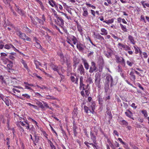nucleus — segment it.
I'll list each match as a JSON object with an SVG mask.
<instances>
[{"mask_svg": "<svg viewBox=\"0 0 149 149\" xmlns=\"http://www.w3.org/2000/svg\"><path fill=\"white\" fill-rule=\"evenodd\" d=\"M141 19L143 22H144L145 23H146V20L145 19V17L143 15H141Z\"/></svg>", "mask_w": 149, "mask_h": 149, "instance_id": "55", "label": "nucleus"}, {"mask_svg": "<svg viewBox=\"0 0 149 149\" xmlns=\"http://www.w3.org/2000/svg\"><path fill=\"white\" fill-rule=\"evenodd\" d=\"M83 62L84 67L86 70H88L89 68V65L86 60H83Z\"/></svg>", "mask_w": 149, "mask_h": 149, "instance_id": "18", "label": "nucleus"}, {"mask_svg": "<svg viewBox=\"0 0 149 149\" xmlns=\"http://www.w3.org/2000/svg\"><path fill=\"white\" fill-rule=\"evenodd\" d=\"M67 72H71L72 68L71 65V61L69 59H67Z\"/></svg>", "mask_w": 149, "mask_h": 149, "instance_id": "5", "label": "nucleus"}, {"mask_svg": "<svg viewBox=\"0 0 149 149\" xmlns=\"http://www.w3.org/2000/svg\"><path fill=\"white\" fill-rule=\"evenodd\" d=\"M36 20L38 22L39 24H44V21L43 20L39 19L38 17L36 18Z\"/></svg>", "mask_w": 149, "mask_h": 149, "instance_id": "34", "label": "nucleus"}, {"mask_svg": "<svg viewBox=\"0 0 149 149\" xmlns=\"http://www.w3.org/2000/svg\"><path fill=\"white\" fill-rule=\"evenodd\" d=\"M142 113L143 114L145 117H146L148 116V114L147 111L145 110H142Z\"/></svg>", "mask_w": 149, "mask_h": 149, "instance_id": "45", "label": "nucleus"}, {"mask_svg": "<svg viewBox=\"0 0 149 149\" xmlns=\"http://www.w3.org/2000/svg\"><path fill=\"white\" fill-rule=\"evenodd\" d=\"M58 21V22H59L61 26V28H62L63 30L64 31V28H62V26H63L64 24V22L63 19L61 17H58V15H55Z\"/></svg>", "mask_w": 149, "mask_h": 149, "instance_id": "10", "label": "nucleus"}, {"mask_svg": "<svg viewBox=\"0 0 149 149\" xmlns=\"http://www.w3.org/2000/svg\"><path fill=\"white\" fill-rule=\"evenodd\" d=\"M134 48L135 51V53L136 54H138L139 53V51L140 50V49H139V48L138 47H136L135 46H134Z\"/></svg>", "mask_w": 149, "mask_h": 149, "instance_id": "44", "label": "nucleus"}, {"mask_svg": "<svg viewBox=\"0 0 149 149\" xmlns=\"http://www.w3.org/2000/svg\"><path fill=\"white\" fill-rule=\"evenodd\" d=\"M107 115L109 116V120L112 118V116L110 111H108L107 112Z\"/></svg>", "mask_w": 149, "mask_h": 149, "instance_id": "47", "label": "nucleus"}, {"mask_svg": "<svg viewBox=\"0 0 149 149\" xmlns=\"http://www.w3.org/2000/svg\"><path fill=\"white\" fill-rule=\"evenodd\" d=\"M11 0H3V1L6 4H10Z\"/></svg>", "mask_w": 149, "mask_h": 149, "instance_id": "53", "label": "nucleus"}, {"mask_svg": "<svg viewBox=\"0 0 149 149\" xmlns=\"http://www.w3.org/2000/svg\"><path fill=\"white\" fill-rule=\"evenodd\" d=\"M34 137L35 140H34V141H33V142L38 143V142L39 140V137L36 135H34Z\"/></svg>", "mask_w": 149, "mask_h": 149, "instance_id": "37", "label": "nucleus"}, {"mask_svg": "<svg viewBox=\"0 0 149 149\" xmlns=\"http://www.w3.org/2000/svg\"><path fill=\"white\" fill-rule=\"evenodd\" d=\"M35 46L37 48H38V49H40L42 51H43L44 49L42 48L40 44L37 42H36L35 43Z\"/></svg>", "mask_w": 149, "mask_h": 149, "instance_id": "17", "label": "nucleus"}, {"mask_svg": "<svg viewBox=\"0 0 149 149\" xmlns=\"http://www.w3.org/2000/svg\"><path fill=\"white\" fill-rule=\"evenodd\" d=\"M125 114H126V116L129 118L134 120V119L132 117L133 116V113H132V114H130V113L127 112H125Z\"/></svg>", "mask_w": 149, "mask_h": 149, "instance_id": "31", "label": "nucleus"}, {"mask_svg": "<svg viewBox=\"0 0 149 149\" xmlns=\"http://www.w3.org/2000/svg\"><path fill=\"white\" fill-rule=\"evenodd\" d=\"M121 123L123 125H125L126 126H127L128 125V123L124 120H122L121 121Z\"/></svg>", "mask_w": 149, "mask_h": 149, "instance_id": "48", "label": "nucleus"}, {"mask_svg": "<svg viewBox=\"0 0 149 149\" xmlns=\"http://www.w3.org/2000/svg\"><path fill=\"white\" fill-rule=\"evenodd\" d=\"M95 37H96V38H97V39H102L103 40H104V38L102 36H101L100 34H96V35H95Z\"/></svg>", "mask_w": 149, "mask_h": 149, "instance_id": "39", "label": "nucleus"}, {"mask_svg": "<svg viewBox=\"0 0 149 149\" xmlns=\"http://www.w3.org/2000/svg\"><path fill=\"white\" fill-rule=\"evenodd\" d=\"M89 144L91 145L94 148L95 147H96V146L97 145V142H96L95 143H89Z\"/></svg>", "mask_w": 149, "mask_h": 149, "instance_id": "54", "label": "nucleus"}, {"mask_svg": "<svg viewBox=\"0 0 149 149\" xmlns=\"http://www.w3.org/2000/svg\"><path fill=\"white\" fill-rule=\"evenodd\" d=\"M20 62L23 65L24 67L26 69H28V65L26 63V61L23 60V59H21L20 60Z\"/></svg>", "mask_w": 149, "mask_h": 149, "instance_id": "23", "label": "nucleus"}, {"mask_svg": "<svg viewBox=\"0 0 149 149\" xmlns=\"http://www.w3.org/2000/svg\"><path fill=\"white\" fill-rule=\"evenodd\" d=\"M36 86L37 87L40 88L44 91H47L48 90V88L45 86L41 85V86H40L38 85H37Z\"/></svg>", "mask_w": 149, "mask_h": 149, "instance_id": "24", "label": "nucleus"}, {"mask_svg": "<svg viewBox=\"0 0 149 149\" xmlns=\"http://www.w3.org/2000/svg\"><path fill=\"white\" fill-rule=\"evenodd\" d=\"M83 45L80 43L77 45V47L80 51L82 52L84 50V48L83 47Z\"/></svg>", "mask_w": 149, "mask_h": 149, "instance_id": "15", "label": "nucleus"}, {"mask_svg": "<svg viewBox=\"0 0 149 149\" xmlns=\"http://www.w3.org/2000/svg\"><path fill=\"white\" fill-rule=\"evenodd\" d=\"M87 82L89 84H91L93 83L91 77L88 78Z\"/></svg>", "mask_w": 149, "mask_h": 149, "instance_id": "40", "label": "nucleus"}, {"mask_svg": "<svg viewBox=\"0 0 149 149\" xmlns=\"http://www.w3.org/2000/svg\"><path fill=\"white\" fill-rule=\"evenodd\" d=\"M101 74L99 72H97L95 74V82L96 85H99L101 81Z\"/></svg>", "mask_w": 149, "mask_h": 149, "instance_id": "2", "label": "nucleus"}, {"mask_svg": "<svg viewBox=\"0 0 149 149\" xmlns=\"http://www.w3.org/2000/svg\"><path fill=\"white\" fill-rule=\"evenodd\" d=\"M46 98L48 99H51L53 100L55 99V98L54 97L50 95H46Z\"/></svg>", "mask_w": 149, "mask_h": 149, "instance_id": "43", "label": "nucleus"}, {"mask_svg": "<svg viewBox=\"0 0 149 149\" xmlns=\"http://www.w3.org/2000/svg\"><path fill=\"white\" fill-rule=\"evenodd\" d=\"M97 69V67L96 66V64L93 62H91V65L89 68V72L90 73H92L95 71Z\"/></svg>", "mask_w": 149, "mask_h": 149, "instance_id": "3", "label": "nucleus"}, {"mask_svg": "<svg viewBox=\"0 0 149 149\" xmlns=\"http://www.w3.org/2000/svg\"><path fill=\"white\" fill-rule=\"evenodd\" d=\"M7 67H5V68H7V71L8 72H10L11 71H12L13 69H12L13 63L12 62L10 61L9 63L7 65Z\"/></svg>", "mask_w": 149, "mask_h": 149, "instance_id": "6", "label": "nucleus"}, {"mask_svg": "<svg viewBox=\"0 0 149 149\" xmlns=\"http://www.w3.org/2000/svg\"><path fill=\"white\" fill-rule=\"evenodd\" d=\"M17 12L18 13L21 15H24V13L23 11H22V10L20 9L19 10H17Z\"/></svg>", "mask_w": 149, "mask_h": 149, "instance_id": "58", "label": "nucleus"}, {"mask_svg": "<svg viewBox=\"0 0 149 149\" xmlns=\"http://www.w3.org/2000/svg\"><path fill=\"white\" fill-rule=\"evenodd\" d=\"M35 102L36 104L38 105L39 107L41 108L42 109L45 110V107L44 105V106L43 105V104L41 102L37 100H35Z\"/></svg>", "mask_w": 149, "mask_h": 149, "instance_id": "9", "label": "nucleus"}, {"mask_svg": "<svg viewBox=\"0 0 149 149\" xmlns=\"http://www.w3.org/2000/svg\"><path fill=\"white\" fill-rule=\"evenodd\" d=\"M3 101L4 102L6 105L7 106H9L10 105L8 99L5 98Z\"/></svg>", "mask_w": 149, "mask_h": 149, "instance_id": "32", "label": "nucleus"}, {"mask_svg": "<svg viewBox=\"0 0 149 149\" xmlns=\"http://www.w3.org/2000/svg\"><path fill=\"white\" fill-rule=\"evenodd\" d=\"M113 19H109L108 20L104 21L103 22H105L107 24H111L113 22Z\"/></svg>", "mask_w": 149, "mask_h": 149, "instance_id": "38", "label": "nucleus"}, {"mask_svg": "<svg viewBox=\"0 0 149 149\" xmlns=\"http://www.w3.org/2000/svg\"><path fill=\"white\" fill-rule=\"evenodd\" d=\"M120 25L121 28L124 31V32H127V29L126 28V26H123L121 24H120Z\"/></svg>", "mask_w": 149, "mask_h": 149, "instance_id": "36", "label": "nucleus"}, {"mask_svg": "<svg viewBox=\"0 0 149 149\" xmlns=\"http://www.w3.org/2000/svg\"><path fill=\"white\" fill-rule=\"evenodd\" d=\"M84 109L85 112L86 113H88V114H91V111L88 109V107L85 106L84 107Z\"/></svg>", "mask_w": 149, "mask_h": 149, "instance_id": "25", "label": "nucleus"}, {"mask_svg": "<svg viewBox=\"0 0 149 149\" xmlns=\"http://www.w3.org/2000/svg\"><path fill=\"white\" fill-rule=\"evenodd\" d=\"M5 98V96L2 94L0 93V99H1L3 100Z\"/></svg>", "mask_w": 149, "mask_h": 149, "instance_id": "60", "label": "nucleus"}, {"mask_svg": "<svg viewBox=\"0 0 149 149\" xmlns=\"http://www.w3.org/2000/svg\"><path fill=\"white\" fill-rule=\"evenodd\" d=\"M70 38L72 42L75 45L77 42V39L74 36H72Z\"/></svg>", "mask_w": 149, "mask_h": 149, "instance_id": "27", "label": "nucleus"}, {"mask_svg": "<svg viewBox=\"0 0 149 149\" xmlns=\"http://www.w3.org/2000/svg\"><path fill=\"white\" fill-rule=\"evenodd\" d=\"M104 91L107 93L109 89V84L105 82L104 85Z\"/></svg>", "mask_w": 149, "mask_h": 149, "instance_id": "19", "label": "nucleus"}, {"mask_svg": "<svg viewBox=\"0 0 149 149\" xmlns=\"http://www.w3.org/2000/svg\"><path fill=\"white\" fill-rule=\"evenodd\" d=\"M123 49L125 50H130L131 49L130 47L127 45H125Z\"/></svg>", "mask_w": 149, "mask_h": 149, "instance_id": "52", "label": "nucleus"}, {"mask_svg": "<svg viewBox=\"0 0 149 149\" xmlns=\"http://www.w3.org/2000/svg\"><path fill=\"white\" fill-rule=\"evenodd\" d=\"M118 82L117 79L116 78L113 79L112 78L110 81V87H112L113 86L115 85Z\"/></svg>", "mask_w": 149, "mask_h": 149, "instance_id": "12", "label": "nucleus"}, {"mask_svg": "<svg viewBox=\"0 0 149 149\" xmlns=\"http://www.w3.org/2000/svg\"><path fill=\"white\" fill-rule=\"evenodd\" d=\"M128 39L130 41L131 43H132L133 44H135L134 41V40L133 38L131 36H129Z\"/></svg>", "mask_w": 149, "mask_h": 149, "instance_id": "29", "label": "nucleus"}, {"mask_svg": "<svg viewBox=\"0 0 149 149\" xmlns=\"http://www.w3.org/2000/svg\"><path fill=\"white\" fill-rule=\"evenodd\" d=\"M88 109L91 110V113L93 114L94 112V110L95 109V105L93 104L91 106L88 107Z\"/></svg>", "mask_w": 149, "mask_h": 149, "instance_id": "22", "label": "nucleus"}, {"mask_svg": "<svg viewBox=\"0 0 149 149\" xmlns=\"http://www.w3.org/2000/svg\"><path fill=\"white\" fill-rule=\"evenodd\" d=\"M114 145L115 146L116 148L118 147L119 146V144L116 141H115Z\"/></svg>", "mask_w": 149, "mask_h": 149, "instance_id": "61", "label": "nucleus"}, {"mask_svg": "<svg viewBox=\"0 0 149 149\" xmlns=\"http://www.w3.org/2000/svg\"><path fill=\"white\" fill-rule=\"evenodd\" d=\"M101 31L102 33L100 34L102 35H107V31L104 28H102L101 29Z\"/></svg>", "mask_w": 149, "mask_h": 149, "instance_id": "26", "label": "nucleus"}, {"mask_svg": "<svg viewBox=\"0 0 149 149\" xmlns=\"http://www.w3.org/2000/svg\"><path fill=\"white\" fill-rule=\"evenodd\" d=\"M42 102L43 103V105H44L45 108H48V109L51 110H53V108H52V107H49V106H48V104L47 103V102H44V101Z\"/></svg>", "mask_w": 149, "mask_h": 149, "instance_id": "28", "label": "nucleus"}, {"mask_svg": "<svg viewBox=\"0 0 149 149\" xmlns=\"http://www.w3.org/2000/svg\"><path fill=\"white\" fill-rule=\"evenodd\" d=\"M77 70L79 71L81 74L84 75L85 74L84 70L82 65L80 64L79 65Z\"/></svg>", "mask_w": 149, "mask_h": 149, "instance_id": "8", "label": "nucleus"}, {"mask_svg": "<svg viewBox=\"0 0 149 149\" xmlns=\"http://www.w3.org/2000/svg\"><path fill=\"white\" fill-rule=\"evenodd\" d=\"M127 64L130 66H132V65L133 63L127 61Z\"/></svg>", "mask_w": 149, "mask_h": 149, "instance_id": "64", "label": "nucleus"}, {"mask_svg": "<svg viewBox=\"0 0 149 149\" xmlns=\"http://www.w3.org/2000/svg\"><path fill=\"white\" fill-rule=\"evenodd\" d=\"M77 29L78 31L81 34L82 33V29L81 27L80 26H78L77 27Z\"/></svg>", "mask_w": 149, "mask_h": 149, "instance_id": "51", "label": "nucleus"}, {"mask_svg": "<svg viewBox=\"0 0 149 149\" xmlns=\"http://www.w3.org/2000/svg\"><path fill=\"white\" fill-rule=\"evenodd\" d=\"M130 74L131 76V79L134 81L136 79L135 76L134 74V73L132 72H131L130 73Z\"/></svg>", "mask_w": 149, "mask_h": 149, "instance_id": "30", "label": "nucleus"}, {"mask_svg": "<svg viewBox=\"0 0 149 149\" xmlns=\"http://www.w3.org/2000/svg\"><path fill=\"white\" fill-rule=\"evenodd\" d=\"M34 63L36 66V68L37 69L40 70L41 71H43L45 74H46V73L43 71V69H41L40 68H39V66H41V64L40 63L39 61H38L37 60H35L34 61Z\"/></svg>", "mask_w": 149, "mask_h": 149, "instance_id": "11", "label": "nucleus"}, {"mask_svg": "<svg viewBox=\"0 0 149 149\" xmlns=\"http://www.w3.org/2000/svg\"><path fill=\"white\" fill-rule=\"evenodd\" d=\"M104 54L108 58H109L111 56V53L110 52H104Z\"/></svg>", "mask_w": 149, "mask_h": 149, "instance_id": "41", "label": "nucleus"}, {"mask_svg": "<svg viewBox=\"0 0 149 149\" xmlns=\"http://www.w3.org/2000/svg\"><path fill=\"white\" fill-rule=\"evenodd\" d=\"M143 57L145 58H146L148 57V55L146 52H143Z\"/></svg>", "mask_w": 149, "mask_h": 149, "instance_id": "63", "label": "nucleus"}, {"mask_svg": "<svg viewBox=\"0 0 149 149\" xmlns=\"http://www.w3.org/2000/svg\"><path fill=\"white\" fill-rule=\"evenodd\" d=\"M110 146L112 149H116V148L114 145L113 144L111 143L110 144Z\"/></svg>", "mask_w": 149, "mask_h": 149, "instance_id": "59", "label": "nucleus"}, {"mask_svg": "<svg viewBox=\"0 0 149 149\" xmlns=\"http://www.w3.org/2000/svg\"><path fill=\"white\" fill-rule=\"evenodd\" d=\"M74 126L73 127V132L74 133V136H76L77 134V132L76 131V129L77 128V127L73 124Z\"/></svg>", "mask_w": 149, "mask_h": 149, "instance_id": "35", "label": "nucleus"}, {"mask_svg": "<svg viewBox=\"0 0 149 149\" xmlns=\"http://www.w3.org/2000/svg\"><path fill=\"white\" fill-rule=\"evenodd\" d=\"M25 88V89H29L31 91H33V90L32 88H31L29 86L25 85L24 86Z\"/></svg>", "mask_w": 149, "mask_h": 149, "instance_id": "57", "label": "nucleus"}, {"mask_svg": "<svg viewBox=\"0 0 149 149\" xmlns=\"http://www.w3.org/2000/svg\"><path fill=\"white\" fill-rule=\"evenodd\" d=\"M112 78V77L110 74H108L107 75L105 79V82L109 84V82L111 81Z\"/></svg>", "mask_w": 149, "mask_h": 149, "instance_id": "13", "label": "nucleus"}, {"mask_svg": "<svg viewBox=\"0 0 149 149\" xmlns=\"http://www.w3.org/2000/svg\"><path fill=\"white\" fill-rule=\"evenodd\" d=\"M58 54L59 55L61 58L60 61L62 63V64L65 63V60L64 58V56L63 55L62 53H58Z\"/></svg>", "mask_w": 149, "mask_h": 149, "instance_id": "16", "label": "nucleus"}, {"mask_svg": "<svg viewBox=\"0 0 149 149\" xmlns=\"http://www.w3.org/2000/svg\"><path fill=\"white\" fill-rule=\"evenodd\" d=\"M83 15L84 17H86L88 15V12L87 10L84 11Z\"/></svg>", "mask_w": 149, "mask_h": 149, "instance_id": "49", "label": "nucleus"}, {"mask_svg": "<svg viewBox=\"0 0 149 149\" xmlns=\"http://www.w3.org/2000/svg\"><path fill=\"white\" fill-rule=\"evenodd\" d=\"M67 42L69 44H71L72 46H73V45H72V42L71 40L69 39L68 37H67Z\"/></svg>", "mask_w": 149, "mask_h": 149, "instance_id": "56", "label": "nucleus"}, {"mask_svg": "<svg viewBox=\"0 0 149 149\" xmlns=\"http://www.w3.org/2000/svg\"><path fill=\"white\" fill-rule=\"evenodd\" d=\"M115 57L116 60V62L117 63H120L125 65V62L124 59L121 57H119L117 55H116Z\"/></svg>", "mask_w": 149, "mask_h": 149, "instance_id": "4", "label": "nucleus"}, {"mask_svg": "<svg viewBox=\"0 0 149 149\" xmlns=\"http://www.w3.org/2000/svg\"><path fill=\"white\" fill-rule=\"evenodd\" d=\"M4 77L2 75H0V81L1 83L2 84H6V82L3 80Z\"/></svg>", "mask_w": 149, "mask_h": 149, "instance_id": "33", "label": "nucleus"}, {"mask_svg": "<svg viewBox=\"0 0 149 149\" xmlns=\"http://www.w3.org/2000/svg\"><path fill=\"white\" fill-rule=\"evenodd\" d=\"M91 138L93 141L94 143H95L96 142H97L96 140V137L94 134L91 132H90Z\"/></svg>", "mask_w": 149, "mask_h": 149, "instance_id": "14", "label": "nucleus"}, {"mask_svg": "<svg viewBox=\"0 0 149 149\" xmlns=\"http://www.w3.org/2000/svg\"><path fill=\"white\" fill-rule=\"evenodd\" d=\"M118 72H122L123 71V69L121 66L118 65Z\"/></svg>", "mask_w": 149, "mask_h": 149, "instance_id": "50", "label": "nucleus"}, {"mask_svg": "<svg viewBox=\"0 0 149 149\" xmlns=\"http://www.w3.org/2000/svg\"><path fill=\"white\" fill-rule=\"evenodd\" d=\"M35 94L36 96L38 97L39 98H40L42 97V96L41 95L38 93H35Z\"/></svg>", "mask_w": 149, "mask_h": 149, "instance_id": "46", "label": "nucleus"}, {"mask_svg": "<svg viewBox=\"0 0 149 149\" xmlns=\"http://www.w3.org/2000/svg\"><path fill=\"white\" fill-rule=\"evenodd\" d=\"M16 33L17 35L19 36L20 38L24 40H26L29 41H31V39L27 36L25 33H22L19 30L16 31Z\"/></svg>", "mask_w": 149, "mask_h": 149, "instance_id": "1", "label": "nucleus"}, {"mask_svg": "<svg viewBox=\"0 0 149 149\" xmlns=\"http://www.w3.org/2000/svg\"><path fill=\"white\" fill-rule=\"evenodd\" d=\"M70 79L71 81L73 82H74L75 84H78V78L74 74V75H71L70 77Z\"/></svg>", "mask_w": 149, "mask_h": 149, "instance_id": "7", "label": "nucleus"}, {"mask_svg": "<svg viewBox=\"0 0 149 149\" xmlns=\"http://www.w3.org/2000/svg\"><path fill=\"white\" fill-rule=\"evenodd\" d=\"M22 96L27 99H29L30 98V96L27 94H23Z\"/></svg>", "mask_w": 149, "mask_h": 149, "instance_id": "42", "label": "nucleus"}, {"mask_svg": "<svg viewBox=\"0 0 149 149\" xmlns=\"http://www.w3.org/2000/svg\"><path fill=\"white\" fill-rule=\"evenodd\" d=\"M49 3L52 7H54L56 8L57 7V5L56 4V3L52 0H50L49 1Z\"/></svg>", "mask_w": 149, "mask_h": 149, "instance_id": "20", "label": "nucleus"}, {"mask_svg": "<svg viewBox=\"0 0 149 149\" xmlns=\"http://www.w3.org/2000/svg\"><path fill=\"white\" fill-rule=\"evenodd\" d=\"M13 47V45L11 44H6L4 46V48L7 49H10Z\"/></svg>", "mask_w": 149, "mask_h": 149, "instance_id": "21", "label": "nucleus"}, {"mask_svg": "<svg viewBox=\"0 0 149 149\" xmlns=\"http://www.w3.org/2000/svg\"><path fill=\"white\" fill-rule=\"evenodd\" d=\"M12 90L13 91V92L14 93H15V91H16L17 92H18V93H20V91L19 90H17L15 88H13V89H12Z\"/></svg>", "mask_w": 149, "mask_h": 149, "instance_id": "62", "label": "nucleus"}]
</instances>
